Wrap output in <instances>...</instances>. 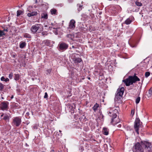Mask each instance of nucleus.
I'll return each mask as SVG.
<instances>
[{"label": "nucleus", "mask_w": 152, "mask_h": 152, "mask_svg": "<svg viewBox=\"0 0 152 152\" xmlns=\"http://www.w3.org/2000/svg\"><path fill=\"white\" fill-rule=\"evenodd\" d=\"M68 45L65 43H61L59 45V50L60 51H63L65 50L68 48Z\"/></svg>", "instance_id": "8"}, {"label": "nucleus", "mask_w": 152, "mask_h": 152, "mask_svg": "<svg viewBox=\"0 0 152 152\" xmlns=\"http://www.w3.org/2000/svg\"><path fill=\"white\" fill-rule=\"evenodd\" d=\"M37 1L36 0V2L37 3Z\"/></svg>", "instance_id": "52"}, {"label": "nucleus", "mask_w": 152, "mask_h": 152, "mask_svg": "<svg viewBox=\"0 0 152 152\" xmlns=\"http://www.w3.org/2000/svg\"><path fill=\"white\" fill-rule=\"evenodd\" d=\"M5 85L1 83H0V91H2L4 89Z\"/></svg>", "instance_id": "26"}, {"label": "nucleus", "mask_w": 152, "mask_h": 152, "mask_svg": "<svg viewBox=\"0 0 152 152\" xmlns=\"http://www.w3.org/2000/svg\"><path fill=\"white\" fill-rule=\"evenodd\" d=\"M122 96L116 95L115 98V101L116 103H120L121 102V100Z\"/></svg>", "instance_id": "12"}, {"label": "nucleus", "mask_w": 152, "mask_h": 152, "mask_svg": "<svg viewBox=\"0 0 152 152\" xmlns=\"http://www.w3.org/2000/svg\"><path fill=\"white\" fill-rule=\"evenodd\" d=\"M132 22V21L129 18L127 19L125 21V23L126 24H130Z\"/></svg>", "instance_id": "24"}, {"label": "nucleus", "mask_w": 152, "mask_h": 152, "mask_svg": "<svg viewBox=\"0 0 152 152\" xmlns=\"http://www.w3.org/2000/svg\"><path fill=\"white\" fill-rule=\"evenodd\" d=\"M59 132H61V130H59Z\"/></svg>", "instance_id": "49"}, {"label": "nucleus", "mask_w": 152, "mask_h": 152, "mask_svg": "<svg viewBox=\"0 0 152 152\" xmlns=\"http://www.w3.org/2000/svg\"><path fill=\"white\" fill-rule=\"evenodd\" d=\"M118 126L119 127H121V125L120 124H119Z\"/></svg>", "instance_id": "45"}, {"label": "nucleus", "mask_w": 152, "mask_h": 152, "mask_svg": "<svg viewBox=\"0 0 152 152\" xmlns=\"http://www.w3.org/2000/svg\"><path fill=\"white\" fill-rule=\"evenodd\" d=\"M13 97H14L13 96V95H12V96H11V97H10V98H11V99H12L13 98Z\"/></svg>", "instance_id": "43"}, {"label": "nucleus", "mask_w": 152, "mask_h": 152, "mask_svg": "<svg viewBox=\"0 0 152 152\" xmlns=\"http://www.w3.org/2000/svg\"><path fill=\"white\" fill-rule=\"evenodd\" d=\"M50 12L52 15H57V10L55 9H51Z\"/></svg>", "instance_id": "20"}, {"label": "nucleus", "mask_w": 152, "mask_h": 152, "mask_svg": "<svg viewBox=\"0 0 152 152\" xmlns=\"http://www.w3.org/2000/svg\"><path fill=\"white\" fill-rule=\"evenodd\" d=\"M150 75V73L149 72H146L145 73V76L146 77H148Z\"/></svg>", "instance_id": "33"}, {"label": "nucleus", "mask_w": 152, "mask_h": 152, "mask_svg": "<svg viewBox=\"0 0 152 152\" xmlns=\"http://www.w3.org/2000/svg\"><path fill=\"white\" fill-rule=\"evenodd\" d=\"M87 78L88 79V80H90L91 79V78L90 77H87Z\"/></svg>", "instance_id": "47"}, {"label": "nucleus", "mask_w": 152, "mask_h": 152, "mask_svg": "<svg viewBox=\"0 0 152 152\" xmlns=\"http://www.w3.org/2000/svg\"><path fill=\"white\" fill-rule=\"evenodd\" d=\"M132 150L133 152H143V149L139 142L135 144L133 146Z\"/></svg>", "instance_id": "2"}, {"label": "nucleus", "mask_w": 152, "mask_h": 152, "mask_svg": "<svg viewBox=\"0 0 152 152\" xmlns=\"http://www.w3.org/2000/svg\"><path fill=\"white\" fill-rule=\"evenodd\" d=\"M24 37L26 38H31V36L29 34L26 33L24 35Z\"/></svg>", "instance_id": "27"}, {"label": "nucleus", "mask_w": 152, "mask_h": 152, "mask_svg": "<svg viewBox=\"0 0 152 152\" xmlns=\"http://www.w3.org/2000/svg\"><path fill=\"white\" fill-rule=\"evenodd\" d=\"M1 80L2 81H4L5 82H7L9 81V79L7 78H5L4 76H2L1 77Z\"/></svg>", "instance_id": "25"}, {"label": "nucleus", "mask_w": 152, "mask_h": 152, "mask_svg": "<svg viewBox=\"0 0 152 152\" xmlns=\"http://www.w3.org/2000/svg\"><path fill=\"white\" fill-rule=\"evenodd\" d=\"M135 4L138 6H141L142 5V3L138 1H136Z\"/></svg>", "instance_id": "29"}, {"label": "nucleus", "mask_w": 152, "mask_h": 152, "mask_svg": "<svg viewBox=\"0 0 152 152\" xmlns=\"http://www.w3.org/2000/svg\"><path fill=\"white\" fill-rule=\"evenodd\" d=\"M9 102H3L0 105L1 109L2 110H7L8 108Z\"/></svg>", "instance_id": "9"}, {"label": "nucleus", "mask_w": 152, "mask_h": 152, "mask_svg": "<svg viewBox=\"0 0 152 152\" xmlns=\"http://www.w3.org/2000/svg\"><path fill=\"white\" fill-rule=\"evenodd\" d=\"M48 18V15L46 12H43L41 14V18H43L45 19H47Z\"/></svg>", "instance_id": "15"}, {"label": "nucleus", "mask_w": 152, "mask_h": 152, "mask_svg": "<svg viewBox=\"0 0 152 152\" xmlns=\"http://www.w3.org/2000/svg\"><path fill=\"white\" fill-rule=\"evenodd\" d=\"M10 118V115H9L7 114H4L3 119L5 121H7L8 122L9 121V119Z\"/></svg>", "instance_id": "18"}, {"label": "nucleus", "mask_w": 152, "mask_h": 152, "mask_svg": "<svg viewBox=\"0 0 152 152\" xmlns=\"http://www.w3.org/2000/svg\"><path fill=\"white\" fill-rule=\"evenodd\" d=\"M92 108L94 112H96L97 110H100L99 111V112H100V106L99 104L97 103H96L94 105Z\"/></svg>", "instance_id": "13"}, {"label": "nucleus", "mask_w": 152, "mask_h": 152, "mask_svg": "<svg viewBox=\"0 0 152 152\" xmlns=\"http://www.w3.org/2000/svg\"><path fill=\"white\" fill-rule=\"evenodd\" d=\"M37 14V12L34 11L30 13H28L27 14V15L28 17H30L34 15H36Z\"/></svg>", "instance_id": "17"}, {"label": "nucleus", "mask_w": 152, "mask_h": 152, "mask_svg": "<svg viewBox=\"0 0 152 152\" xmlns=\"http://www.w3.org/2000/svg\"><path fill=\"white\" fill-rule=\"evenodd\" d=\"M53 29H57V28H56V26H55L53 28Z\"/></svg>", "instance_id": "46"}, {"label": "nucleus", "mask_w": 152, "mask_h": 152, "mask_svg": "<svg viewBox=\"0 0 152 152\" xmlns=\"http://www.w3.org/2000/svg\"><path fill=\"white\" fill-rule=\"evenodd\" d=\"M82 6L81 5H79V8L78 9V10L79 11H80V10H81V7Z\"/></svg>", "instance_id": "38"}, {"label": "nucleus", "mask_w": 152, "mask_h": 152, "mask_svg": "<svg viewBox=\"0 0 152 152\" xmlns=\"http://www.w3.org/2000/svg\"><path fill=\"white\" fill-rule=\"evenodd\" d=\"M42 43L48 46H49L50 45V41L48 40H44L42 42Z\"/></svg>", "instance_id": "19"}, {"label": "nucleus", "mask_w": 152, "mask_h": 152, "mask_svg": "<svg viewBox=\"0 0 152 152\" xmlns=\"http://www.w3.org/2000/svg\"><path fill=\"white\" fill-rule=\"evenodd\" d=\"M26 44L25 42H20L19 45L20 48H23L26 46Z\"/></svg>", "instance_id": "22"}, {"label": "nucleus", "mask_w": 152, "mask_h": 152, "mask_svg": "<svg viewBox=\"0 0 152 152\" xmlns=\"http://www.w3.org/2000/svg\"><path fill=\"white\" fill-rule=\"evenodd\" d=\"M134 110H132L131 111V114L132 115H133L134 114Z\"/></svg>", "instance_id": "39"}, {"label": "nucleus", "mask_w": 152, "mask_h": 152, "mask_svg": "<svg viewBox=\"0 0 152 152\" xmlns=\"http://www.w3.org/2000/svg\"><path fill=\"white\" fill-rule=\"evenodd\" d=\"M13 106L15 108H18L19 106L18 103H14L13 104Z\"/></svg>", "instance_id": "31"}, {"label": "nucleus", "mask_w": 152, "mask_h": 152, "mask_svg": "<svg viewBox=\"0 0 152 152\" xmlns=\"http://www.w3.org/2000/svg\"><path fill=\"white\" fill-rule=\"evenodd\" d=\"M4 31L0 30V37L3 35H5V34L4 32Z\"/></svg>", "instance_id": "30"}, {"label": "nucleus", "mask_w": 152, "mask_h": 152, "mask_svg": "<svg viewBox=\"0 0 152 152\" xmlns=\"http://www.w3.org/2000/svg\"><path fill=\"white\" fill-rule=\"evenodd\" d=\"M80 149L82 151L84 150L82 146H81L80 147Z\"/></svg>", "instance_id": "40"}, {"label": "nucleus", "mask_w": 152, "mask_h": 152, "mask_svg": "<svg viewBox=\"0 0 152 152\" xmlns=\"http://www.w3.org/2000/svg\"><path fill=\"white\" fill-rule=\"evenodd\" d=\"M48 97V95L47 92H45V95L44 96V98L45 99L47 98Z\"/></svg>", "instance_id": "34"}, {"label": "nucleus", "mask_w": 152, "mask_h": 152, "mask_svg": "<svg viewBox=\"0 0 152 152\" xmlns=\"http://www.w3.org/2000/svg\"><path fill=\"white\" fill-rule=\"evenodd\" d=\"M146 96L148 98H150L152 96V87L149 90L148 92L147 93Z\"/></svg>", "instance_id": "16"}, {"label": "nucleus", "mask_w": 152, "mask_h": 152, "mask_svg": "<svg viewBox=\"0 0 152 152\" xmlns=\"http://www.w3.org/2000/svg\"><path fill=\"white\" fill-rule=\"evenodd\" d=\"M51 151H54V150H52Z\"/></svg>", "instance_id": "50"}, {"label": "nucleus", "mask_w": 152, "mask_h": 152, "mask_svg": "<svg viewBox=\"0 0 152 152\" xmlns=\"http://www.w3.org/2000/svg\"><path fill=\"white\" fill-rule=\"evenodd\" d=\"M140 96H138L136 99V104H138L140 100Z\"/></svg>", "instance_id": "28"}, {"label": "nucleus", "mask_w": 152, "mask_h": 152, "mask_svg": "<svg viewBox=\"0 0 152 152\" xmlns=\"http://www.w3.org/2000/svg\"><path fill=\"white\" fill-rule=\"evenodd\" d=\"M50 152H52L51 151Z\"/></svg>", "instance_id": "54"}, {"label": "nucleus", "mask_w": 152, "mask_h": 152, "mask_svg": "<svg viewBox=\"0 0 152 152\" xmlns=\"http://www.w3.org/2000/svg\"><path fill=\"white\" fill-rule=\"evenodd\" d=\"M13 77V74L12 73H10L9 75V77L10 79H12V77Z\"/></svg>", "instance_id": "35"}, {"label": "nucleus", "mask_w": 152, "mask_h": 152, "mask_svg": "<svg viewBox=\"0 0 152 152\" xmlns=\"http://www.w3.org/2000/svg\"><path fill=\"white\" fill-rule=\"evenodd\" d=\"M124 89L123 87H121L120 88L118 89L117 91V94L116 95L119 96H122L124 92Z\"/></svg>", "instance_id": "10"}, {"label": "nucleus", "mask_w": 152, "mask_h": 152, "mask_svg": "<svg viewBox=\"0 0 152 152\" xmlns=\"http://www.w3.org/2000/svg\"><path fill=\"white\" fill-rule=\"evenodd\" d=\"M140 80V79L135 75L133 76H129L128 78L123 80V82L126 86H129Z\"/></svg>", "instance_id": "1"}, {"label": "nucleus", "mask_w": 152, "mask_h": 152, "mask_svg": "<svg viewBox=\"0 0 152 152\" xmlns=\"http://www.w3.org/2000/svg\"><path fill=\"white\" fill-rule=\"evenodd\" d=\"M144 144L145 146V149L146 150H148V151H149L150 149V146L151 145V143L147 142H145Z\"/></svg>", "instance_id": "14"}, {"label": "nucleus", "mask_w": 152, "mask_h": 152, "mask_svg": "<svg viewBox=\"0 0 152 152\" xmlns=\"http://www.w3.org/2000/svg\"><path fill=\"white\" fill-rule=\"evenodd\" d=\"M4 31H8V30H7V29H5L4 30Z\"/></svg>", "instance_id": "48"}, {"label": "nucleus", "mask_w": 152, "mask_h": 152, "mask_svg": "<svg viewBox=\"0 0 152 152\" xmlns=\"http://www.w3.org/2000/svg\"><path fill=\"white\" fill-rule=\"evenodd\" d=\"M75 21L74 20H71L69 24V28L70 29H74L75 27Z\"/></svg>", "instance_id": "11"}, {"label": "nucleus", "mask_w": 152, "mask_h": 152, "mask_svg": "<svg viewBox=\"0 0 152 152\" xmlns=\"http://www.w3.org/2000/svg\"><path fill=\"white\" fill-rule=\"evenodd\" d=\"M68 1H69L70 2H72L73 1L72 0H69Z\"/></svg>", "instance_id": "44"}, {"label": "nucleus", "mask_w": 152, "mask_h": 152, "mask_svg": "<svg viewBox=\"0 0 152 152\" xmlns=\"http://www.w3.org/2000/svg\"><path fill=\"white\" fill-rule=\"evenodd\" d=\"M4 114L3 113H2L1 114V117H2V116H4Z\"/></svg>", "instance_id": "41"}, {"label": "nucleus", "mask_w": 152, "mask_h": 152, "mask_svg": "<svg viewBox=\"0 0 152 152\" xmlns=\"http://www.w3.org/2000/svg\"><path fill=\"white\" fill-rule=\"evenodd\" d=\"M72 47L73 48H77L76 47H75V46H74V45H72Z\"/></svg>", "instance_id": "42"}, {"label": "nucleus", "mask_w": 152, "mask_h": 152, "mask_svg": "<svg viewBox=\"0 0 152 152\" xmlns=\"http://www.w3.org/2000/svg\"><path fill=\"white\" fill-rule=\"evenodd\" d=\"M114 109L113 110H111L109 112L108 114L109 116L112 117V118L111 119V122L112 123L113 122L114 119L117 116L116 114L118 113V110L116 108H114Z\"/></svg>", "instance_id": "3"}, {"label": "nucleus", "mask_w": 152, "mask_h": 152, "mask_svg": "<svg viewBox=\"0 0 152 152\" xmlns=\"http://www.w3.org/2000/svg\"><path fill=\"white\" fill-rule=\"evenodd\" d=\"M77 55L78 54H77L73 53L70 56L71 58L75 63H80L82 61L81 58L76 57Z\"/></svg>", "instance_id": "4"}, {"label": "nucleus", "mask_w": 152, "mask_h": 152, "mask_svg": "<svg viewBox=\"0 0 152 152\" xmlns=\"http://www.w3.org/2000/svg\"><path fill=\"white\" fill-rule=\"evenodd\" d=\"M140 121L139 118L136 119L134 122V128L136 132L139 134V128L140 126Z\"/></svg>", "instance_id": "7"}, {"label": "nucleus", "mask_w": 152, "mask_h": 152, "mask_svg": "<svg viewBox=\"0 0 152 152\" xmlns=\"http://www.w3.org/2000/svg\"><path fill=\"white\" fill-rule=\"evenodd\" d=\"M42 34L44 36V35H47L48 34L47 33V32L46 31H43L42 32Z\"/></svg>", "instance_id": "36"}, {"label": "nucleus", "mask_w": 152, "mask_h": 152, "mask_svg": "<svg viewBox=\"0 0 152 152\" xmlns=\"http://www.w3.org/2000/svg\"><path fill=\"white\" fill-rule=\"evenodd\" d=\"M21 122V118L20 117H16L13 119L12 124L13 125L18 126Z\"/></svg>", "instance_id": "5"}, {"label": "nucleus", "mask_w": 152, "mask_h": 152, "mask_svg": "<svg viewBox=\"0 0 152 152\" xmlns=\"http://www.w3.org/2000/svg\"><path fill=\"white\" fill-rule=\"evenodd\" d=\"M41 26V25L39 24H37L33 25L31 28V31L33 34H35L37 31H39Z\"/></svg>", "instance_id": "6"}, {"label": "nucleus", "mask_w": 152, "mask_h": 152, "mask_svg": "<svg viewBox=\"0 0 152 152\" xmlns=\"http://www.w3.org/2000/svg\"><path fill=\"white\" fill-rule=\"evenodd\" d=\"M103 134L105 135H107L108 134V129L106 128H103Z\"/></svg>", "instance_id": "21"}, {"label": "nucleus", "mask_w": 152, "mask_h": 152, "mask_svg": "<svg viewBox=\"0 0 152 152\" xmlns=\"http://www.w3.org/2000/svg\"><path fill=\"white\" fill-rule=\"evenodd\" d=\"M22 12L21 10H18L17 11V16H18L20 15L22 13Z\"/></svg>", "instance_id": "32"}, {"label": "nucleus", "mask_w": 152, "mask_h": 152, "mask_svg": "<svg viewBox=\"0 0 152 152\" xmlns=\"http://www.w3.org/2000/svg\"><path fill=\"white\" fill-rule=\"evenodd\" d=\"M14 75V79L16 80H18L20 77L19 75L18 74H15Z\"/></svg>", "instance_id": "23"}, {"label": "nucleus", "mask_w": 152, "mask_h": 152, "mask_svg": "<svg viewBox=\"0 0 152 152\" xmlns=\"http://www.w3.org/2000/svg\"><path fill=\"white\" fill-rule=\"evenodd\" d=\"M51 24H52V25L53 26V23H52Z\"/></svg>", "instance_id": "51"}, {"label": "nucleus", "mask_w": 152, "mask_h": 152, "mask_svg": "<svg viewBox=\"0 0 152 152\" xmlns=\"http://www.w3.org/2000/svg\"><path fill=\"white\" fill-rule=\"evenodd\" d=\"M51 69H47L46 71L47 72H48V73H47V74H48V73L50 74V72H51Z\"/></svg>", "instance_id": "37"}, {"label": "nucleus", "mask_w": 152, "mask_h": 152, "mask_svg": "<svg viewBox=\"0 0 152 152\" xmlns=\"http://www.w3.org/2000/svg\"><path fill=\"white\" fill-rule=\"evenodd\" d=\"M132 47H134V46H132Z\"/></svg>", "instance_id": "53"}]
</instances>
